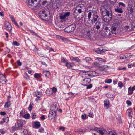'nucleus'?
I'll use <instances>...</instances> for the list:
<instances>
[{
  "label": "nucleus",
  "instance_id": "obj_1",
  "mask_svg": "<svg viewBox=\"0 0 135 135\" xmlns=\"http://www.w3.org/2000/svg\"><path fill=\"white\" fill-rule=\"evenodd\" d=\"M103 8L104 10L102 11V15L103 17L104 21L106 22H109L112 18V11L109 6L108 4L104 5Z\"/></svg>",
  "mask_w": 135,
  "mask_h": 135
},
{
  "label": "nucleus",
  "instance_id": "obj_2",
  "mask_svg": "<svg viewBox=\"0 0 135 135\" xmlns=\"http://www.w3.org/2000/svg\"><path fill=\"white\" fill-rule=\"evenodd\" d=\"M88 15V18L89 21H91L92 24L94 23L96 21L95 24L102 27L104 26L103 23L99 21V17L97 12L90 10Z\"/></svg>",
  "mask_w": 135,
  "mask_h": 135
},
{
  "label": "nucleus",
  "instance_id": "obj_3",
  "mask_svg": "<svg viewBox=\"0 0 135 135\" xmlns=\"http://www.w3.org/2000/svg\"><path fill=\"white\" fill-rule=\"evenodd\" d=\"M40 0H27L26 2L27 5L32 9H37L41 8L46 6L47 1H44L42 2V5L39 4Z\"/></svg>",
  "mask_w": 135,
  "mask_h": 135
},
{
  "label": "nucleus",
  "instance_id": "obj_4",
  "mask_svg": "<svg viewBox=\"0 0 135 135\" xmlns=\"http://www.w3.org/2000/svg\"><path fill=\"white\" fill-rule=\"evenodd\" d=\"M59 108V105L58 103L54 102L52 104L50 110L49 112L48 117L49 119L52 120L54 118L56 115V113Z\"/></svg>",
  "mask_w": 135,
  "mask_h": 135
},
{
  "label": "nucleus",
  "instance_id": "obj_5",
  "mask_svg": "<svg viewBox=\"0 0 135 135\" xmlns=\"http://www.w3.org/2000/svg\"><path fill=\"white\" fill-rule=\"evenodd\" d=\"M38 15L39 17L43 20L46 21L49 20L47 17L49 15V12L47 9H45L44 10L40 11Z\"/></svg>",
  "mask_w": 135,
  "mask_h": 135
},
{
  "label": "nucleus",
  "instance_id": "obj_6",
  "mask_svg": "<svg viewBox=\"0 0 135 135\" xmlns=\"http://www.w3.org/2000/svg\"><path fill=\"white\" fill-rule=\"evenodd\" d=\"M119 25L116 23H114L112 24L111 28V32L115 34L117 30L118 29Z\"/></svg>",
  "mask_w": 135,
  "mask_h": 135
},
{
  "label": "nucleus",
  "instance_id": "obj_7",
  "mask_svg": "<svg viewBox=\"0 0 135 135\" xmlns=\"http://www.w3.org/2000/svg\"><path fill=\"white\" fill-rule=\"evenodd\" d=\"M75 28L76 26L75 25L72 24L66 27L65 29V31L67 32L70 33L73 31Z\"/></svg>",
  "mask_w": 135,
  "mask_h": 135
},
{
  "label": "nucleus",
  "instance_id": "obj_8",
  "mask_svg": "<svg viewBox=\"0 0 135 135\" xmlns=\"http://www.w3.org/2000/svg\"><path fill=\"white\" fill-rule=\"evenodd\" d=\"M71 13L68 12H65L64 14H61L60 15V19L63 20L68 17L70 16Z\"/></svg>",
  "mask_w": 135,
  "mask_h": 135
},
{
  "label": "nucleus",
  "instance_id": "obj_9",
  "mask_svg": "<svg viewBox=\"0 0 135 135\" xmlns=\"http://www.w3.org/2000/svg\"><path fill=\"white\" fill-rule=\"evenodd\" d=\"M23 125L21 123L19 122H18L17 123V124L16 123H15L14 126H13L12 127V128L13 130H17L19 129H22V127Z\"/></svg>",
  "mask_w": 135,
  "mask_h": 135
},
{
  "label": "nucleus",
  "instance_id": "obj_10",
  "mask_svg": "<svg viewBox=\"0 0 135 135\" xmlns=\"http://www.w3.org/2000/svg\"><path fill=\"white\" fill-rule=\"evenodd\" d=\"M0 82L3 84H5L6 82V79L5 76L3 74L0 75Z\"/></svg>",
  "mask_w": 135,
  "mask_h": 135
},
{
  "label": "nucleus",
  "instance_id": "obj_11",
  "mask_svg": "<svg viewBox=\"0 0 135 135\" xmlns=\"http://www.w3.org/2000/svg\"><path fill=\"white\" fill-rule=\"evenodd\" d=\"M91 80L90 78H85L83 79L82 82L84 84V85L87 86L88 84L91 81Z\"/></svg>",
  "mask_w": 135,
  "mask_h": 135
},
{
  "label": "nucleus",
  "instance_id": "obj_12",
  "mask_svg": "<svg viewBox=\"0 0 135 135\" xmlns=\"http://www.w3.org/2000/svg\"><path fill=\"white\" fill-rule=\"evenodd\" d=\"M6 29L9 31H10L12 29V27L9 22H7L5 25Z\"/></svg>",
  "mask_w": 135,
  "mask_h": 135
},
{
  "label": "nucleus",
  "instance_id": "obj_13",
  "mask_svg": "<svg viewBox=\"0 0 135 135\" xmlns=\"http://www.w3.org/2000/svg\"><path fill=\"white\" fill-rule=\"evenodd\" d=\"M104 107L105 109H107L109 107V103L108 99H106L104 101Z\"/></svg>",
  "mask_w": 135,
  "mask_h": 135
},
{
  "label": "nucleus",
  "instance_id": "obj_14",
  "mask_svg": "<svg viewBox=\"0 0 135 135\" xmlns=\"http://www.w3.org/2000/svg\"><path fill=\"white\" fill-rule=\"evenodd\" d=\"M122 18L116 19L115 20L114 23H116L118 25H119L122 22Z\"/></svg>",
  "mask_w": 135,
  "mask_h": 135
},
{
  "label": "nucleus",
  "instance_id": "obj_15",
  "mask_svg": "<svg viewBox=\"0 0 135 135\" xmlns=\"http://www.w3.org/2000/svg\"><path fill=\"white\" fill-rule=\"evenodd\" d=\"M71 60L73 62H79L80 61V59L78 57H71L70 58Z\"/></svg>",
  "mask_w": 135,
  "mask_h": 135
},
{
  "label": "nucleus",
  "instance_id": "obj_16",
  "mask_svg": "<svg viewBox=\"0 0 135 135\" xmlns=\"http://www.w3.org/2000/svg\"><path fill=\"white\" fill-rule=\"evenodd\" d=\"M46 93L48 95H50L52 94L53 93L52 91H51V89H47L46 90Z\"/></svg>",
  "mask_w": 135,
  "mask_h": 135
},
{
  "label": "nucleus",
  "instance_id": "obj_17",
  "mask_svg": "<svg viewBox=\"0 0 135 135\" xmlns=\"http://www.w3.org/2000/svg\"><path fill=\"white\" fill-rule=\"evenodd\" d=\"M85 37L89 39H90L91 37V35L89 32H87L85 34Z\"/></svg>",
  "mask_w": 135,
  "mask_h": 135
},
{
  "label": "nucleus",
  "instance_id": "obj_18",
  "mask_svg": "<svg viewBox=\"0 0 135 135\" xmlns=\"http://www.w3.org/2000/svg\"><path fill=\"white\" fill-rule=\"evenodd\" d=\"M34 124L35 127L36 128H39L41 126L40 122H35L34 123Z\"/></svg>",
  "mask_w": 135,
  "mask_h": 135
},
{
  "label": "nucleus",
  "instance_id": "obj_19",
  "mask_svg": "<svg viewBox=\"0 0 135 135\" xmlns=\"http://www.w3.org/2000/svg\"><path fill=\"white\" fill-rule=\"evenodd\" d=\"M133 90L132 88L131 87H130L128 89V95H131L133 92Z\"/></svg>",
  "mask_w": 135,
  "mask_h": 135
},
{
  "label": "nucleus",
  "instance_id": "obj_20",
  "mask_svg": "<svg viewBox=\"0 0 135 135\" xmlns=\"http://www.w3.org/2000/svg\"><path fill=\"white\" fill-rule=\"evenodd\" d=\"M101 28H102L103 27L95 24L93 26V29L94 30H99Z\"/></svg>",
  "mask_w": 135,
  "mask_h": 135
},
{
  "label": "nucleus",
  "instance_id": "obj_21",
  "mask_svg": "<svg viewBox=\"0 0 135 135\" xmlns=\"http://www.w3.org/2000/svg\"><path fill=\"white\" fill-rule=\"evenodd\" d=\"M115 11L116 12L120 13H122L123 12V11L121 8H115Z\"/></svg>",
  "mask_w": 135,
  "mask_h": 135
},
{
  "label": "nucleus",
  "instance_id": "obj_22",
  "mask_svg": "<svg viewBox=\"0 0 135 135\" xmlns=\"http://www.w3.org/2000/svg\"><path fill=\"white\" fill-rule=\"evenodd\" d=\"M131 27L132 30H135V22H133L132 23Z\"/></svg>",
  "mask_w": 135,
  "mask_h": 135
},
{
  "label": "nucleus",
  "instance_id": "obj_23",
  "mask_svg": "<svg viewBox=\"0 0 135 135\" xmlns=\"http://www.w3.org/2000/svg\"><path fill=\"white\" fill-rule=\"evenodd\" d=\"M106 95L107 96V97L110 98H112L113 97V94L110 92L106 94Z\"/></svg>",
  "mask_w": 135,
  "mask_h": 135
},
{
  "label": "nucleus",
  "instance_id": "obj_24",
  "mask_svg": "<svg viewBox=\"0 0 135 135\" xmlns=\"http://www.w3.org/2000/svg\"><path fill=\"white\" fill-rule=\"evenodd\" d=\"M105 131L103 129L102 130L100 129L98 133H99V135H103Z\"/></svg>",
  "mask_w": 135,
  "mask_h": 135
},
{
  "label": "nucleus",
  "instance_id": "obj_25",
  "mask_svg": "<svg viewBox=\"0 0 135 135\" xmlns=\"http://www.w3.org/2000/svg\"><path fill=\"white\" fill-rule=\"evenodd\" d=\"M10 102H7L5 103L4 107L6 108H8L10 106Z\"/></svg>",
  "mask_w": 135,
  "mask_h": 135
},
{
  "label": "nucleus",
  "instance_id": "obj_26",
  "mask_svg": "<svg viewBox=\"0 0 135 135\" xmlns=\"http://www.w3.org/2000/svg\"><path fill=\"white\" fill-rule=\"evenodd\" d=\"M33 106V103L32 102L30 104L29 107L28 108V109L30 111H31L32 109V107Z\"/></svg>",
  "mask_w": 135,
  "mask_h": 135
},
{
  "label": "nucleus",
  "instance_id": "obj_27",
  "mask_svg": "<svg viewBox=\"0 0 135 135\" xmlns=\"http://www.w3.org/2000/svg\"><path fill=\"white\" fill-rule=\"evenodd\" d=\"M92 74L94 76H98L100 75V74L98 73H97L95 71L92 72Z\"/></svg>",
  "mask_w": 135,
  "mask_h": 135
},
{
  "label": "nucleus",
  "instance_id": "obj_28",
  "mask_svg": "<svg viewBox=\"0 0 135 135\" xmlns=\"http://www.w3.org/2000/svg\"><path fill=\"white\" fill-rule=\"evenodd\" d=\"M120 59L121 60H124L126 59L125 54H122L120 55Z\"/></svg>",
  "mask_w": 135,
  "mask_h": 135
},
{
  "label": "nucleus",
  "instance_id": "obj_29",
  "mask_svg": "<svg viewBox=\"0 0 135 135\" xmlns=\"http://www.w3.org/2000/svg\"><path fill=\"white\" fill-rule=\"evenodd\" d=\"M126 59H129L131 57V53L125 54Z\"/></svg>",
  "mask_w": 135,
  "mask_h": 135
},
{
  "label": "nucleus",
  "instance_id": "obj_30",
  "mask_svg": "<svg viewBox=\"0 0 135 135\" xmlns=\"http://www.w3.org/2000/svg\"><path fill=\"white\" fill-rule=\"evenodd\" d=\"M128 9L131 13L133 12L134 9L131 6H130L128 8Z\"/></svg>",
  "mask_w": 135,
  "mask_h": 135
},
{
  "label": "nucleus",
  "instance_id": "obj_31",
  "mask_svg": "<svg viewBox=\"0 0 135 135\" xmlns=\"http://www.w3.org/2000/svg\"><path fill=\"white\" fill-rule=\"evenodd\" d=\"M71 63H70V62H68V61L67 62L66 61V66L68 68H70L72 66V65H71Z\"/></svg>",
  "mask_w": 135,
  "mask_h": 135
},
{
  "label": "nucleus",
  "instance_id": "obj_32",
  "mask_svg": "<svg viewBox=\"0 0 135 135\" xmlns=\"http://www.w3.org/2000/svg\"><path fill=\"white\" fill-rule=\"evenodd\" d=\"M58 38L60 39L61 40L63 41H66L67 40V38H65L62 37H61L60 36H58Z\"/></svg>",
  "mask_w": 135,
  "mask_h": 135
},
{
  "label": "nucleus",
  "instance_id": "obj_33",
  "mask_svg": "<svg viewBox=\"0 0 135 135\" xmlns=\"http://www.w3.org/2000/svg\"><path fill=\"white\" fill-rule=\"evenodd\" d=\"M112 81V80L111 79H106L105 81V83H110Z\"/></svg>",
  "mask_w": 135,
  "mask_h": 135
},
{
  "label": "nucleus",
  "instance_id": "obj_34",
  "mask_svg": "<svg viewBox=\"0 0 135 135\" xmlns=\"http://www.w3.org/2000/svg\"><path fill=\"white\" fill-rule=\"evenodd\" d=\"M25 110L23 109V110L20 112V116H22L24 114H25Z\"/></svg>",
  "mask_w": 135,
  "mask_h": 135
},
{
  "label": "nucleus",
  "instance_id": "obj_35",
  "mask_svg": "<svg viewBox=\"0 0 135 135\" xmlns=\"http://www.w3.org/2000/svg\"><path fill=\"white\" fill-rule=\"evenodd\" d=\"M9 120V117H7L4 118L3 119V120L4 121V122H8Z\"/></svg>",
  "mask_w": 135,
  "mask_h": 135
},
{
  "label": "nucleus",
  "instance_id": "obj_36",
  "mask_svg": "<svg viewBox=\"0 0 135 135\" xmlns=\"http://www.w3.org/2000/svg\"><path fill=\"white\" fill-rule=\"evenodd\" d=\"M36 95L37 97L40 98L42 95V94L41 92H37Z\"/></svg>",
  "mask_w": 135,
  "mask_h": 135
},
{
  "label": "nucleus",
  "instance_id": "obj_37",
  "mask_svg": "<svg viewBox=\"0 0 135 135\" xmlns=\"http://www.w3.org/2000/svg\"><path fill=\"white\" fill-rule=\"evenodd\" d=\"M30 115L29 114H25L24 115L23 117L26 119H28L29 118Z\"/></svg>",
  "mask_w": 135,
  "mask_h": 135
},
{
  "label": "nucleus",
  "instance_id": "obj_38",
  "mask_svg": "<svg viewBox=\"0 0 135 135\" xmlns=\"http://www.w3.org/2000/svg\"><path fill=\"white\" fill-rule=\"evenodd\" d=\"M96 59L98 60L99 61H101L102 62H105V61L104 60L100 58L96 57Z\"/></svg>",
  "mask_w": 135,
  "mask_h": 135
},
{
  "label": "nucleus",
  "instance_id": "obj_39",
  "mask_svg": "<svg viewBox=\"0 0 135 135\" xmlns=\"http://www.w3.org/2000/svg\"><path fill=\"white\" fill-rule=\"evenodd\" d=\"M74 18H75L76 19H78L79 17H77L78 16L77 13L75 12H74Z\"/></svg>",
  "mask_w": 135,
  "mask_h": 135
},
{
  "label": "nucleus",
  "instance_id": "obj_40",
  "mask_svg": "<svg viewBox=\"0 0 135 135\" xmlns=\"http://www.w3.org/2000/svg\"><path fill=\"white\" fill-rule=\"evenodd\" d=\"M25 78L27 80H28L30 79V77L27 73L25 74Z\"/></svg>",
  "mask_w": 135,
  "mask_h": 135
},
{
  "label": "nucleus",
  "instance_id": "obj_41",
  "mask_svg": "<svg viewBox=\"0 0 135 135\" xmlns=\"http://www.w3.org/2000/svg\"><path fill=\"white\" fill-rule=\"evenodd\" d=\"M100 48H98L95 51V52L98 54H101L102 52Z\"/></svg>",
  "mask_w": 135,
  "mask_h": 135
},
{
  "label": "nucleus",
  "instance_id": "obj_42",
  "mask_svg": "<svg viewBox=\"0 0 135 135\" xmlns=\"http://www.w3.org/2000/svg\"><path fill=\"white\" fill-rule=\"evenodd\" d=\"M85 60L86 62H89L91 60V59L89 57H86L85 59Z\"/></svg>",
  "mask_w": 135,
  "mask_h": 135
},
{
  "label": "nucleus",
  "instance_id": "obj_43",
  "mask_svg": "<svg viewBox=\"0 0 135 135\" xmlns=\"http://www.w3.org/2000/svg\"><path fill=\"white\" fill-rule=\"evenodd\" d=\"M13 44L14 45L16 46H18L20 45V44L16 41H14Z\"/></svg>",
  "mask_w": 135,
  "mask_h": 135
},
{
  "label": "nucleus",
  "instance_id": "obj_44",
  "mask_svg": "<svg viewBox=\"0 0 135 135\" xmlns=\"http://www.w3.org/2000/svg\"><path fill=\"white\" fill-rule=\"evenodd\" d=\"M108 135H117L115 133H113L112 132H110L108 134Z\"/></svg>",
  "mask_w": 135,
  "mask_h": 135
},
{
  "label": "nucleus",
  "instance_id": "obj_45",
  "mask_svg": "<svg viewBox=\"0 0 135 135\" xmlns=\"http://www.w3.org/2000/svg\"><path fill=\"white\" fill-rule=\"evenodd\" d=\"M34 77L36 78H39L40 77V75L38 73H36L34 75Z\"/></svg>",
  "mask_w": 135,
  "mask_h": 135
},
{
  "label": "nucleus",
  "instance_id": "obj_46",
  "mask_svg": "<svg viewBox=\"0 0 135 135\" xmlns=\"http://www.w3.org/2000/svg\"><path fill=\"white\" fill-rule=\"evenodd\" d=\"M86 115L85 114H84L82 115L81 118L83 119H86Z\"/></svg>",
  "mask_w": 135,
  "mask_h": 135
},
{
  "label": "nucleus",
  "instance_id": "obj_47",
  "mask_svg": "<svg viewBox=\"0 0 135 135\" xmlns=\"http://www.w3.org/2000/svg\"><path fill=\"white\" fill-rule=\"evenodd\" d=\"M101 52L106 51L107 50V49L105 47H103L100 48Z\"/></svg>",
  "mask_w": 135,
  "mask_h": 135
},
{
  "label": "nucleus",
  "instance_id": "obj_48",
  "mask_svg": "<svg viewBox=\"0 0 135 135\" xmlns=\"http://www.w3.org/2000/svg\"><path fill=\"white\" fill-rule=\"evenodd\" d=\"M10 18H11V20L13 22H15V21L13 16L11 15H9Z\"/></svg>",
  "mask_w": 135,
  "mask_h": 135
},
{
  "label": "nucleus",
  "instance_id": "obj_49",
  "mask_svg": "<svg viewBox=\"0 0 135 135\" xmlns=\"http://www.w3.org/2000/svg\"><path fill=\"white\" fill-rule=\"evenodd\" d=\"M51 91H52V92L53 91L55 93H56L57 91V89L56 88L53 87L52 89H51Z\"/></svg>",
  "mask_w": 135,
  "mask_h": 135
},
{
  "label": "nucleus",
  "instance_id": "obj_50",
  "mask_svg": "<svg viewBox=\"0 0 135 135\" xmlns=\"http://www.w3.org/2000/svg\"><path fill=\"white\" fill-rule=\"evenodd\" d=\"M118 4L119 6H121L123 7H125V5L123 3L119 2V3Z\"/></svg>",
  "mask_w": 135,
  "mask_h": 135
},
{
  "label": "nucleus",
  "instance_id": "obj_51",
  "mask_svg": "<svg viewBox=\"0 0 135 135\" xmlns=\"http://www.w3.org/2000/svg\"><path fill=\"white\" fill-rule=\"evenodd\" d=\"M50 75V73L48 71H47L46 74V77L49 78V76Z\"/></svg>",
  "mask_w": 135,
  "mask_h": 135
},
{
  "label": "nucleus",
  "instance_id": "obj_52",
  "mask_svg": "<svg viewBox=\"0 0 135 135\" xmlns=\"http://www.w3.org/2000/svg\"><path fill=\"white\" fill-rule=\"evenodd\" d=\"M126 103L129 106H131V102L129 100H127V101Z\"/></svg>",
  "mask_w": 135,
  "mask_h": 135
},
{
  "label": "nucleus",
  "instance_id": "obj_53",
  "mask_svg": "<svg viewBox=\"0 0 135 135\" xmlns=\"http://www.w3.org/2000/svg\"><path fill=\"white\" fill-rule=\"evenodd\" d=\"M23 133L25 134H27L28 133V131L27 129H24L23 131Z\"/></svg>",
  "mask_w": 135,
  "mask_h": 135
},
{
  "label": "nucleus",
  "instance_id": "obj_54",
  "mask_svg": "<svg viewBox=\"0 0 135 135\" xmlns=\"http://www.w3.org/2000/svg\"><path fill=\"white\" fill-rule=\"evenodd\" d=\"M92 87V84H90L89 85L87 86L86 88L87 89H90Z\"/></svg>",
  "mask_w": 135,
  "mask_h": 135
},
{
  "label": "nucleus",
  "instance_id": "obj_55",
  "mask_svg": "<svg viewBox=\"0 0 135 135\" xmlns=\"http://www.w3.org/2000/svg\"><path fill=\"white\" fill-rule=\"evenodd\" d=\"M88 115L90 117H91L93 115V113L91 112H90V113H88Z\"/></svg>",
  "mask_w": 135,
  "mask_h": 135
},
{
  "label": "nucleus",
  "instance_id": "obj_56",
  "mask_svg": "<svg viewBox=\"0 0 135 135\" xmlns=\"http://www.w3.org/2000/svg\"><path fill=\"white\" fill-rule=\"evenodd\" d=\"M61 62H62L65 63V62H66V61H68L66 60V59H65L64 58H63L61 60Z\"/></svg>",
  "mask_w": 135,
  "mask_h": 135
},
{
  "label": "nucleus",
  "instance_id": "obj_57",
  "mask_svg": "<svg viewBox=\"0 0 135 135\" xmlns=\"http://www.w3.org/2000/svg\"><path fill=\"white\" fill-rule=\"evenodd\" d=\"M110 3L111 4H112V5H113L116 2H115V1H110Z\"/></svg>",
  "mask_w": 135,
  "mask_h": 135
},
{
  "label": "nucleus",
  "instance_id": "obj_58",
  "mask_svg": "<svg viewBox=\"0 0 135 135\" xmlns=\"http://www.w3.org/2000/svg\"><path fill=\"white\" fill-rule=\"evenodd\" d=\"M0 114L1 115H5L6 113L4 112H0Z\"/></svg>",
  "mask_w": 135,
  "mask_h": 135
},
{
  "label": "nucleus",
  "instance_id": "obj_59",
  "mask_svg": "<svg viewBox=\"0 0 135 135\" xmlns=\"http://www.w3.org/2000/svg\"><path fill=\"white\" fill-rule=\"evenodd\" d=\"M118 85L119 86V87H122L123 86V84L122 83H120V82H119L118 83Z\"/></svg>",
  "mask_w": 135,
  "mask_h": 135
},
{
  "label": "nucleus",
  "instance_id": "obj_60",
  "mask_svg": "<svg viewBox=\"0 0 135 135\" xmlns=\"http://www.w3.org/2000/svg\"><path fill=\"white\" fill-rule=\"evenodd\" d=\"M94 130L96 131H97L98 132L99 131L100 129V128H98L97 127H95L94 128Z\"/></svg>",
  "mask_w": 135,
  "mask_h": 135
},
{
  "label": "nucleus",
  "instance_id": "obj_61",
  "mask_svg": "<svg viewBox=\"0 0 135 135\" xmlns=\"http://www.w3.org/2000/svg\"><path fill=\"white\" fill-rule=\"evenodd\" d=\"M128 112H129V117H131V111L130 110H128Z\"/></svg>",
  "mask_w": 135,
  "mask_h": 135
},
{
  "label": "nucleus",
  "instance_id": "obj_62",
  "mask_svg": "<svg viewBox=\"0 0 135 135\" xmlns=\"http://www.w3.org/2000/svg\"><path fill=\"white\" fill-rule=\"evenodd\" d=\"M17 64L19 66H21L22 65L20 61H18L17 62Z\"/></svg>",
  "mask_w": 135,
  "mask_h": 135
},
{
  "label": "nucleus",
  "instance_id": "obj_63",
  "mask_svg": "<svg viewBox=\"0 0 135 135\" xmlns=\"http://www.w3.org/2000/svg\"><path fill=\"white\" fill-rule=\"evenodd\" d=\"M128 28H129V27L128 26H126L124 27L125 30H127L128 31Z\"/></svg>",
  "mask_w": 135,
  "mask_h": 135
},
{
  "label": "nucleus",
  "instance_id": "obj_64",
  "mask_svg": "<svg viewBox=\"0 0 135 135\" xmlns=\"http://www.w3.org/2000/svg\"><path fill=\"white\" fill-rule=\"evenodd\" d=\"M94 65H95L97 67H99V65L98 63L96 62V63H94Z\"/></svg>",
  "mask_w": 135,
  "mask_h": 135
}]
</instances>
